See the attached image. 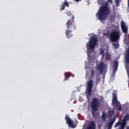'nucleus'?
Wrapping results in <instances>:
<instances>
[{"label":"nucleus","mask_w":129,"mask_h":129,"mask_svg":"<svg viewBox=\"0 0 129 129\" xmlns=\"http://www.w3.org/2000/svg\"><path fill=\"white\" fill-rule=\"evenodd\" d=\"M100 53L102 54V58H103L104 57V49H101Z\"/></svg>","instance_id":"obj_24"},{"label":"nucleus","mask_w":129,"mask_h":129,"mask_svg":"<svg viewBox=\"0 0 129 129\" xmlns=\"http://www.w3.org/2000/svg\"><path fill=\"white\" fill-rule=\"evenodd\" d=\"M103 36H106L107 37V34L106 33H103Z\"/></svg>","instance_id":"obj_30"},{"label":"nucleus","mask_w":129,"mask_h":129,"mask_svg":"<svg viewBox=\"0 0 129 129\" xmlns=\"http://www.w3.org/2000/svg\"><path fill=\"white\" fill-rule=\"evenodd\" d=\"M114 18H115L114 15H110L109 17L110 21H113V20H114Z\"/></svg>","instance_id":"obj_25"},{"label":"nucleus","mask_w":129,"mask_h":129,"mask_svg":"<svg viewBox=\"0 0 129 129\" xmlns=\"http://www.w3.org/2000/svg\"><path fill=\"white\" fill-rule=\"evenodd\" d=\"M104 55H105V59H106V60H108V56H109L108 51H107V52L104 54Z\"/></svg>","instance_id":"obj_21"},{"label":"nucleus","mask_w":129,"mask_h":129,"mask_svg":"<svg viewBox=\"0 0 129 129\" xmlns=\"http://www.w3.org/2000/svg\"><path fill=\"white\" fill-rule=\"evenodd\" d=\"M74 16L72 17V19H69L67 22V30L66 35L68 39H70L73 36L72 31L76 29V26L74 25Z\"/></svg>","instance_id":"obj_4"},{"label":"nucleus","mask_w":129,"mask_h":129,"mask_svg":"<svg viewBox=\"0 0 129 129\" xmlns=\"http://www.w3.org/2000/svg\"><path fill=\"white\" fill-rule=\"evenodd\" d=\"M129 120V115L128 114H127L124 117V119L122 120V122H124L125 124H126V121Z\"/></svg>","instance_id":"obj_15"},{"label":"nucleus","mask_w":129,"mask_h":129,"mask_svg":"<svg viewBox=\"0 0 129 129\" xmlns=\"http://www.w3.org/2000/svg\"><path fill=\"white\" fill-rule=\"evenodd\" d=\"M90 78H94V75H95V71L93 70L91 71Z\"/></svg>","instance_id":"obj_16"},{"label":"nucleus","mask_w":129,"mask_h":129,"mask_svg":"<svg viewBox=\"0 0 129 129\" xmlns=\"http://www.w3.org/2000/svg\"><path fill=\"white\" fill-rule=\"evenodd\" d=\"M81 0H75V2H79Z\"/></svg>","instance_id":"obj_31"},{"label":"nucleus","mask_w":129,"mask_h":129,"mask_svg":"<svg viewBox=\"0 0 129 129\" xmlns=\"http://www.w3.org/2000/svg\"><path fill=\"white\" fill-rule=\"evenodd\" d=\"M127 73H128V72H127Z\"/></svg>","instance_id":"obj_34"},{"label":"nucleus","mask_w":129,"mask_h":129,"mask_svg":"<svg viewBox=\"0 0 129 129\" xmlns=\"http://www.w3.org/2000/svg\"><path fill=\"white\" fill-rule=\"evenodd\" d=\"M115 109H116V110H118V111H120L121 110V104H120V103L119 102H116V103H112Z\"/></svg>","instance_id":"obj_9"},{"label":"nucleus","mask_w":129,"mask_h":129,"mask_svg":"<svg viewBox=\"0 0 129 129\" xmlns=\"http://www.w3.org/2000/svg\"><path fill=\"white\" fill-rule=\"evenodd\" d=\"M114 114V110H110L108 111V115L109 116H112Z\"/></svg>","instance_id":"obj_17"},{"label":"nucleus","mask_w":129,"mask_h":129,"mask_svg":"<svg viewBox=\"0 0 129 129\" xmlns=\"http://www.w3.org/2000/svg\"><path fill=\"white\" fill-rule=\"evenodd\" d=\"M60 11H64V10H65V6L63 5V4L60 6Z\"/></svg>","instance_id":"obj_20"},{"label":"nucleus","mask_w":129,"mask_h":129,"mask_svg":"<svg viewBox=\"0 0 129 129\" xmlns=\"http://www.w3.org/2000/svg\"><path fill=\"white\" fill-rule=\"evenodd\" d=\"M121 28L123 33H124L125 34L127 33V26H125L123 21L121 22Z\"/></svg>","instance_id":"obj_11"},{"label":"nucleus","mask_w":129,"mask_h":129,"mask_svg":"<svg viewBox=\"0 0 129 129\" xmlns=\"http://www.w3.org/2000/svg\"><path fill=\"white\" fill-rule=\"evenodd\" d=\"M114 121H115V117H114L113 119H111L110 121L108 122V123L107 124V129L112 128V125H113Z\"/></svg>","instance_id":"obj_10"},{"label":"nucleus","mask_w":129,"mask_h":129,"mask_svg":"<svg viewBox=\"0 0 129 129\" xmlns=\"http://www.w3.org/2000/svg\"><path fill=\"white\" fill-rule=\"evenodd\" d=\"M100 106V101L97 97H94L92 99L91 107L92 109V114L94 118H97L99 116V113L96 112L98 110V107Z\"/></svg>","instance_id":"obj_3"},{"label":"nucleus","mask_w":129,"mask_h":129,"mask_svg":"<svg viewBox=\"0 0 129 129\" xmlns=\"http://www.w3.org/2000/svg\"><path fill=\"white\" fill-rule=\"evenodd\" d=\"M100 82V79L99 78H97L96 80V83H97V84H98V83H99Z\"/></svg>","instance_id":"obj_27"},{"label":"nucleus","mask_w":129,"mask_h":129,"mask_svg":"<svg viewBox=\"0 0 129 129\" xmlns=\"http://www.w3.org/2000/svg\"><path fill=\"white\" fill-rule=\"evenodd\" d=\"M110 15V7L108 2H106L104 5L100 7L99 10L96 14V17L100 21H105L107 17Z\"/></svg>","instance_id":"obj_1"},{"label":"nucleus","mask_w":129,"mask_h":129,"mask_svg":"<svg viewBox=\"0 0 129 129\" xmlns=\"http://www.w3.org/2000/svg\"><path fill=\"white\" fill-rule=\"evenodd\" d=\"M112 96H113V99L112 101V103H116L117 101V97L116 96V94L115 93H113L112 94Z\"/></svg>","instance_id":"obj_14"},{"label":"nucleus","mask_w":129,"mask_h":129,"mask_svg":"<svg viewBox=\"0 0 129 129\" xmlns=\"http://www.w3.org/2000/svg\"><path fill=\"white\" fill-rule=\"evenodd\" d=\"M113 73H115L117 71V67H118V62L116 60H114L113 62Z\"/></svg>","instance_id":"obj_12"},{"label":"nucleus","mask_w":129,"mask_h":129,"mask_svg":"<svg viewBox=\"0 0 129 129\" xmlns=\"http://www.w3.org/2000/svg\"><path fill=\"white\" fill-rule=\"evenodd\" d=\"M120 38V31L119 29H117L116 30H113L109 34V40L111 42H116L117 43H113V46L115 49L119 48V44L118 41Z\"/></svg>","instance_id":"obj_2"},{"label":"nucleus","mask_w":129,"mask_h":129,"mask_svg":"<svg viewBox=\"0 0 129 129\" xmlns=\"http://www.w3.org/2000/svg\"><path fill=\"white\" fill-rule=\"evenodd\" d=\"M65 78L64 79V81H66L67 80H68L69 79V76L66 77V75L64 74Z\"/></svg>","instance_id":"obj_28"},{"label":"nucleus","mask_w":129,"mask_h":129,"mask_svg":"<svg viewBox=\"0 0 129 129\" xmlns=\"http://www.w3.org/2000/svg\"><path fill=\"white\" fill-rule=\"evenodd\" d=\"M126 129H129V127H127Z\"/></svg>","instance_id":"obj_32"},{"label":"nucleus","mask_w":129,"mask_h":129,"mask_svg":"<svg viewBox=\"0 0 129 129\" xmlns=\"http://www.w3.org/2000/svg\"><path fill=\"white\" fill-rule=\"evenodd\" d=\"M62 4L64 5V7H67L68 8H69V4H68V2H64Z\"/></svg>","instance_id":"obj_22"},{"label":"nucleus","mask_w":129,"mask_h":129,"mask_svg":"<svg viewBox=\"0 0 129 129\" xmlns=\"http://www.w3.org/2000/svg\"><path fill=\"white\" fill-rule=\"evenodd\" d=\"M65 119L69 126H71L73 128H75V127H76V124H74L73 121L70 119L69 116H66Z\"/></svg>","instance_id":"obj_8"},{"label":"nucleus","mask_w":129,"mask_h":129,"mask_svg":"<svg viewBox=\"0 0 129 129\" xmlns=\"http://www.w3.org/2000/svg\"><path fill=\"white\" fill-rule=\"evenodd\" d=\"M106 119V115L105 112H103L102 115V119H103V120H105Z\"/></svg>","instance_id":"obj_18"},{"label":"nucleus","mask_w":129,"mask_h":129,"mask_svg":"<svg viewBox=\"0 0 129 129\" xmlns=\"http://www.w3.org/2000/svg\"><path fill=\"white\" fill-rule=\"evenodd\" d=\"M95 122L93 121H91L88 126V129H95Z\"/></svg>","instance_id":"obj_13"},{"label":"nucleus","mask_w":129,"mask_h":129,"mask_svg":"<svg viewBox=\"0 0 129 129\" xmlns=\"http://www.w3.org/2000/svg\"><path fill=\"white\" fill-rule=\"evenodd\" d=\"M108 3H110L111 4L112 3V0H108Z\"/></svg>","instance_id":"obj_29"},{"label":"nucleus","mask_w":129,"mask_h":129,"mask_svg":"<svg viewBox=\"0 0 129 129\" xmlns=\"http://www.w3.org/2000/svg\"><path fill=\"white\" fill-rule=\"evenodd\" d=\"M120 0H115V3L116 4V7H118L119 6V2Z\"/></svg>","instance_id":"obj_23"},{"label":"nucleus","mask_w":129,"mask_h":129,"mask_svg":"<svg viewBox=\"0 0 129 129\" xmlns=\"http://www.w3.org/2000/svg\"><path fill=\"white\" fill-rule=\"evenodd\" d=\"M98 40H97V38L95 36H92L91 37L89 44H87V48H89V50H93L94 48H95V46H96V44Z\"/></svg>","instance_id":"obj_5"},{"label":"nucleus","mask_w":129,"mask_h":129,"mask_svg":"<svg viewBox=\"0 0 129 129\" xmlns=\"http://www.w3.org/2000/svg\"><path fill=\"white\" fill-rule=\"evenodd\" d=\"M126 125V124H125L124 122H122L120 125V129H124Z\"/></svg>","instance_id":"obj_19"},{"label":"nucleus","mask_w":129,"mask_h":129,"mask_svg":"<svg viewBox=\"0 0 129 129\" xmlns=\"http://www.w3.org/2000/svg\"><path fill=\"white\" fill-rule=\"evenodd\" d=\"M119 124H120V121H119L115 123V124L114 125V127H117V126H118V125H119Z\"/></svg>","instance_id":"obj_26"},{"label":"nucleus","mask_w":129,"mask_h":129,"mask_svg":"<svg viewBox=\"0 0 129 129\" xmlns=\"http://www.w3.org/2000/svg\"><path fill=\"white\" fill-rule=\"evenodd\" d=\"M92 88H93V80H90L87 82V87L86 89L87 93L88 95H90V94H91Z\"/></svg>","instance_id":"obj_7"},{"label":"nucleus","mask_w":129,"mask_h":129,"mask_svg":"<svg viewBox=\"0 0 129 129\" xmlns=\"http://www.w3.org/2000/svg\"><path fill=\"white\" fill-rule=\"evenodd\" d=\"M73 77H74V75L73 76Z\"/></svg>","instance_id":"obj_33"},{"label":"nucleus","mask_w":129,"mask_h":129,"mask_svg":"<svg viewBox=\"0 0 129 129\" xmlns=\"http://www.w3.org/2000/svg\"><path fill=\"white\" fill-rule=\"evenodd\" d=\"M96 70L99 71L100 74H103L107 69V66L104 63V62L101 61L96 67Z\"/></svg>","instance_id":"obj_6"}]
</instances>
